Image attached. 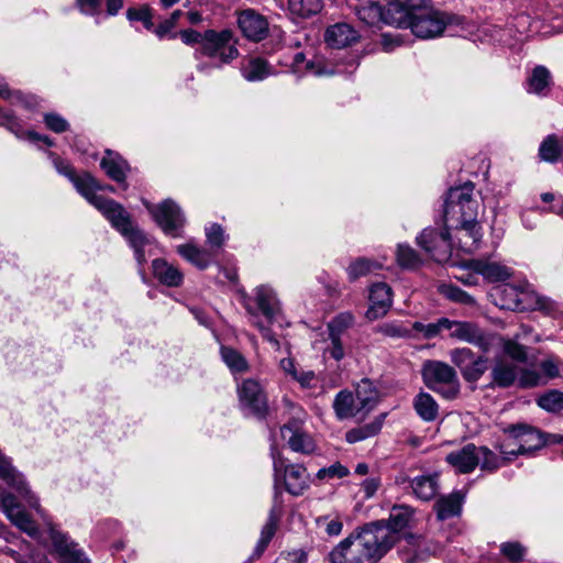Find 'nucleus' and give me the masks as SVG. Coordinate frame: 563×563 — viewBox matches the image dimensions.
I'll list each match as a JSON object with an SVG mask.
<instances>
[{
	"label": "nucleus",
	"mask_w": 563,
	"mask_h": 563,
	"mask_svg": "<svg viewBox=\"0 0 563 563\" xmlns=\"http://www.w3.org/2000/svg\"><path fill=\"white\" fill-rule=\"evenodd\" d=\"M478 207L474 198V184L471 181L451 188L444 202V224L457 230L459 247L466 253L474 252L482 239L477 222Z\"/></svg>",
	"instance_id": "f257e3e1"
},
{
	"label": "nucleus",
	"mask_w": 563,
	"mask_h": 563,
	"mask_svg": "<svg viewBox=\"0 0 563 563\" xmlns=\"http://www.w3.org/2000/svg\"><path fill=\"white\" fill-rule=\"evenodd\" d=\"M395 536L380 522L366 525L341 541L329 554L331 563H376L395 544Z\"/></svg>",
	"instance_id": "f03ea898"
},
{
	"label": "nucleus",
	"mask_w": 563,
	"mask_h": 563,
	"mask_svg": "<svg viewBox=\"0 0 563 563\" xmlns=\"http://www.w3.org/2000/svg\"><path fill=\"white\" fill-rule=\"evenodd\" d=\"M242 303L250 322L261 331L265 340L275 349H279V341L269 329L271 324L282 314L280 302L275 291L268 286H258L252 296H243Z\"/></svg>",
	"instance_id": "7ed1b4c3"
},
{
	"label": "nucleus",
	"mask_w": 563,
	"mask_h": 563,
	"mask_svg": "<svg viewBox=\"0 0 563 563\" xmlns=\"http://www.w3.org/2000/svg\"><path fill=\"white\" fill-rule=\"evenodd\" d=\"M504 432L508 434V440L499 445L501 455H525L544 446L543 432L530 424H509Z\"/></svg>",
	"instance_id": "20e7f679"
},
{
	"label": "nucleus",
	"mask_w": 563,
	"mask_h": 563,
	"mask_svg": "<svg viewBox=\"0 0 563 563\" xmlns=\"http://www.w3.org/2000/svg\"><path fill=\"white\" fill-rule=\"evenodd\" d=\"M236 45L238 38L232 30L216 31L209 29L205 31V42L197 49L196 56L202 55L208 58H216L218 60L217 67H221L239 57L240 53Z\"/></svg>",
	"instance_id": "39448f33"
},
{
	"label": "nucleus",
	"mask_w": 563,
	"mask_h": 563,
	"mask_svg": "<svg viewBox=\"0 0 563 563\" xmlns=\"http://www.w3.org/2000/svg\"><path fill=\"white\" fill-rule=\"evenodd\" d=\"M423 382L430 389L446 399H454L460 393L455 369L441 361H427L422 367Z\"/></svg>",
	"instance_id": "423d86ee"
},
{
	"label": "nucleus",
	"mask_w": 563,
	"mask_h": 563,
	"mask_svg": "<svg viewBox=\"0 0 563 563\" xmlns=\"http://www.w3.org/2000/svg\"><path fill=\"white\" fill-rule=\"evenodd\" d=\"M451 22L452 18L450 15L426 4L409 19V23L405 27H409L417 37L432 38L441 35Z\"/></svg>",
	"instance_id": "0eeeda50"
},
{
	"label": "nucleus",
	"mask_w": 563,
	"mask_h": 563,
	"mask_svg": "<svg viewBox=\"0 0 563 563\" xmlns=\"http://www.w3.org/2000/svg\"><path fill=\"white\" fill-rule=\"evenodd\" d=\"M451 229L446 224L443 230L427 228L417 238V243L435 262H446L452 254Z\"/></svg>",
	"instance_id": "6e6552de"
},
{
	"label": "nucleus",
	"mask_w": 563,
	"mask_h": 563,
	"mask_svg": "<svg viewBox=\"0 0 563 563\" xmlns=\"http://www.w3.org/2000/svg\"><path fill=\"white\" fill-rule=\"evenodd\" d=\"M448 330L451 331L450 335L452 338L473 344L479 347L484 353L489 352L490 349L496 345L497 340H499L497 334L487 332L476 323L467 321L450 320Z\"/></svg>",
	"instance_id": "1a4fd4ad"
},
{
	"label": "nucleus",
	"mask_w": 563,
	"mask_h": 563,
	"mask_svg": "<svg viewBox=\"0 0 563 563\" xmlns=\"http://www.w3.org/2000/svg\"><path fill=\"white\" fill-rule=\"evenodd\" d=\"M145 206L155 222L167 234H173L185 223L180 208L173 200L167 199L157 206L146 202Z\"/></svg>",
	"instance_id": "9d476101"
},
{
	"label": "nucleus",
	"mask_w": 563,
	"mask_h": 563,
	"mask_svg": "<svg viewBox=\"0 0 563 563\" xmlns=\"http://www.w3.org/2000/svg\"><path fill=\"white\" fill-rule=\"evenodd\" d=\"M240 402L251 412L260 418L267 413V397L261 384L253 379H244L238 387Z\"/></svg>",
	"instance_id": "9b49d317"
},
{
	"label": "nucleus",
	"mask_w": 563,
	"mask_h": 563,
	"mask_svg": "<svg viewBox=\"0 0 563 563\" xmlns=\"http://www.w3.org/2000/svg\"><path fill=\"white\" fill-rule=\"evenodd\" d=\"M427 4L426 0H390L386 8V24L406 26L417 12Z\"/></svg>",
	"instance_id": "f8f14e48"
},
{
	"label": "nucleus",
	"mask_w": 563,
	"mask_h": 563,
	"mask_svg": "<svg viewBox=\"0 0 563 563\" xmlns=\"http://www.w3.org/2000/svg\"><path fill=\"white\" fill-rule=\"evenodd\" d=\"M238 25L242 34L253 42H260L268 34L266 18L253 9H246L239 14Z\"/></svg>",
	"instance_id": "ddd939ff"
},
{
	"label": "nucleus",
	"mask_w": 563,
	"mask_h": 563,
	"mask_svg": "<svg viewBox=\"0 0 563 563\" xmlns=\"http://www.w3.org/2000/svg\"><path fill=\"white\" fill-rule=\"evenodd\" d=\"M283 467L286 490L294 496L302 495L308 489L310 483L306 468L301 464L284 466L282 461L274 462L275 472H279Z\"/></svg>",
	"instance_id": "4468645a"
},
{
	"label": "nucleus",
	"mask_w": 563,
	"mask_h": 563,
	"mask_svg": "<svg viewBox=\"0 0 563 563\" xmlns=\"http://www.w3.org/2000/svg\"><path fill=\"white\" fill-rule=\"evenodd\" d=\"M369 307L366 318L371 321L384 317L393 303L391 288L385 283L374 284L369 289Z\"/></svg>",
	"instance_id": "2eb2a0df"
},
{
	"label": "nucleus",
	"mask_w": 563,
	"mask_h": 563,
	"mask_svg": "<svg viewBox=\"0 0 563 563\" xmlns=\"http://www.w3.org/2000/svg\"><path fill=\"white\" fill-rule=\"evenodd\" d=\"M0 477L12 488L26 498L29 505L41 512L37 499L29 490L23 476L11 465L10 461L0 453Z\"/></svg>",
	"instance_id": "dca6fc26"
},
{
	"label": "nucleus",
	"mask_w": 563,
	"mask_h": 563,
	"mask_svg": "<svg viewBox=\"0 0 563 563\" xmlns=\"http://www.w3.org/2000/svg\"><path fill=\"white\" fill-rule=\"evenodd\" d=\"M95 208H97L121 233L125 232L132 224L129 213L119 202L109 198H95Z\"/></svg>",
	"instance_id": "f3484780"
},
{
	"label": "nucleus",
	"mask_w": 563,
	"mask_h": 563,
	"mask_svg": "<svg viewBox=\"0 0 563 563\" xmlns=\"http://www.w3.org/2000/svg\"><path fill=\"white\" fill-rule=\"evenodd\" d=\"M49 534L62 563H89L84 552L77 549L75 544L68 542L67 538L53 527H49Z\"/></svg>",
	"instance_id": "a211bd4d"
},
{
	"label": "nucleus",
	"mask_w": 563,
	"mask_h": 563,
	"mask_svg": "<svg viewBox=\"0 0 563 563\" xmlns=\"http://www.w3.org/2000/svg\"><path fill=\"white\" fill-rule=\"evenodd\" d=\"M445 460L460 473H471L479 464L478 446L473 443H468L461 450L448 454Z\"/></svg>",
	"instance_id": "6ab92c4d"
},
{
	"label": "nucleus",
	"mask_w": 563,
	"mask_h": 563,
	"mask_svg": "<svg viewBox=\"0 0 563 563\" xmlns=\"http://www.w3.org/2000/svg\"><path fill=\"white\" fill-rule=\"evenodd\" d=\"M467 267L489 283L505 282L511 276L507 266L488 260H471Z\"/></svg>",
	"instance_id": "aec40b11"
},
{
	"label": "nucleus",
	"mask_w": 563,
	"mask_h": 563,
	"mask_svg": "<svg viewBox=\"0 0 563 563\" xmlns=\"http://www.w3.org/2000/svg\"><path fill=\"white\" fill-rule=\"evenodd\" d=\"M324 37L331 47L344 48L356 43L360 34L347 23H336L327 29Z\"/></svg>",
	"instance_id": "412c9836"
},
{
	"label": "nucleus",
	"mask_w": 563,
	"mask_h": 563,
	"mask_svg": "<svg viewBox=\"0 0 563 563\" xmlns=\"http://www.w3.org/2000/svg\"><path fill=\"white\" fill-rule=\"evenodd\" d=\"M519 368L505 358H497L492 367V386L508 388L517 383Z\"/></svg>",
	"instance_id": "4be33fe9"
},
{
	"label": "nucleus",
	"mask_w": 563,
	"mask_h": 563,
	"mask_svg": "<svg viewBox=\"0 0 563 563\" xmlns=\"http://www.w3.org/2000/svg\"><path fill=\"white\" fill-rule=\"evenodd\" d=\"M282 435L294 452L310 454L314 451V442L311 437L299 430L296 424H285L282 428Z\"/></svg>",
	"instance_id": "5701e85b"
},
{
	"label": "nucleus",
	"mask_w": 563,
	"mask_h": 563,
	"mask_svg": "<svg viewBox=\"0 0 563 563\" xmlns=\"http://www.w3.org/2000/svg\"><path fill=\"white\" fill-rule=\"evenodd\" d=\"M333 409L336 417L340 420L354 418L357 416H366L363 408H360V404L355 395L349 390H341L334 398Z\"/></svg>",
	"instance_id": "b1692460"
},
{
	"label": "nucleus",
	"mask_w": 563,
	"mask_h": 563,
	"mask_svg": "<svg viewBox=\"0 0 563 563\" xmlns=\"http://www.w3.org/2000/svg\"><path fill=\"white\" fill-rule=\"evenodd\" d=\"M361 21L368 25L380 21L386 23V10L383 11L377 0H356L350 4Z\"/></svg>",
	"instance_id": "393cba45"
},
{
	"label": "nucleus",
	"mask_w": 563,
	"mask_h": 563,
	"mask_svg": "<svg viewBox=\"0 0 563 563\" xmlns=\"http://www.w3.org/2000/svg\"><path fill=\"white\" fill-rule=\"evenodd\" d=\"M152 269L155 278L168 287H177L183 282V274L178 267L169 264L163 258L154 260L152 263Z\"/></svg>",
	"instance_id": "a878e982"
},
{
	"label": "nucleus",
	"mask_w": 563,
	"mask_h": 563,
	"mask_svg": "<svg viewBox=\"0 0 563 563\" xmlns=\"http://www.w3.org/2000/svg\"><path fill=\"white\" fill-rule=\"evenodd\" d=\"M280 517H282L280 507L277 505H274L272 507V509L269 510V515H268L266 523L262 528L261 537H260V540L257 542V545H256L255 552H254V555L256 558H260L262 555V553L265 551L268 543L275 536Z\"/></svg>",
	"instance_id": "bb28decb"
},
{
	"label": "nucleus",
	"mask_w": 563,
	"mask_h": 563,
	"mask_svg": "<svg viewBox=\"0 0 563 563\" xmlns=\"http://www.w3.org/2000/svg\"><path fill=\"white\" fill-rule=\"evenodd\" d=\"M177 252L192 265L197 266L200 269L207 268L214 255L212 251L207 249H200L192 243H186L177 246Z\"/></svg>",
	"instance_id": "cd10ccee"
},
{
	"label": "nucleus",
	"mask_w": 563,
	"mask_h": 563,
	"mask_svg": "<svg viewBox=\"0 0 563 563\" xmlns=\"http://www.w3.org/2000/svg\"><path fill=\"white\" fill-rule=\"evenodd\" d=\"M538 155L543 162L558 163L563 156V137L556 134L545 136L539 146Z\"/></svg>",
	"instance_id": "c85d7f7f"
},
{
	"label": "nucleus",
	"mask_w": 563,
	"mask_h": 563,
	"mask_svg": "<svg viewBox=\"0 0 563 563\" xmlns=\"http://www.w3.org/2000/svg\"><path fill=\"white\" fill-rule=\"evenodd\" d=\"M462 504L463 496L459 492H454L448 496H442L434 505L438 519L446 520L454 516H459L462 509Z\"/></svg>",
	"instance_id": "c756f323"
},
{
	"label": "nucleus",
	"mask_w": 563,
	"mask_h": 563,
	"mask_svg": "<svg viewBox=\"0 0 563 563\" xmlns=\"http://www.w3.org/2000/svg\"><path fill=\"white\" fill-rule=\"evenodd\" d=\"M100 166L114 181L122 183L125 180L128 163L112 151H106V156L101 159Z\"/></svg>",
	"instance_id": "7c9ffc66"
},
{
	"label": "nucleus",
	"mask_w": 563,
	"mask_h": 563,
	"mask_svg": "<svg viewBox=\"0 0 563 563\" xmlns=\"http://www.w3.org/2000/svg\"><path fill=\"white\" fill-rule=\"evenodd\" d=\"M413 509L407 505H396L391 508L386 528L398 539L397 532L407 528L412 519ZM385 527V525H383Z\"/></svg>",
	"instance_id": "2f4dec72"
},
{
	"label": "nucleus",
	"mask_w": 563,
	"mask_h": 563,
	"mask_svg": "<svg viewBox=\"0 0 563 563\" xmlns=\"http://www.w3.org/2000/svg\"><path fill=\"white\" fill-rule=\"evenodd\" d=\"M413 408L417 415L426 422L434 421L439 415V405L434 398L424 391L419 393L413 399Z\"/></svg>",
	"instance_id": "473e14b6"
},
{
	"label": "nucleus",
	"mask_w": 563,
	"mask_h": 563,
	"mask_svg": "<svg viewBox=\"0 0 563 563\" xmlns=\"http://www.w3.org/2000/svg\"><path fill=\"white\" fill-rule=\"evenodd\" d=\"M411 489L417 498L421 500L432 499L438 492V476L422 475L409 481Z\"/></svg>",
	"instance_id": "72a5a7b5"
},
{
	"label": "nucleus",
	"mask_w": 563,
	"mask_h": 563,
	"mask_svg": "<svg viewBox=\"0 0 563 563\" xmlns=\"http://www.w3.org/2000/svg\"><path fill=\"white\" fill-rule=\"evenodd\" d=\"M241 70L247 81H260L272 74V67L261 57H251Z\"/></svg>",
	"instance_id": "f704fd0d"
},
{
	"label": "nucleus",
	"mask_w": 563,
	"mask_h": 563,
	"mask_svg": "<svg viewBox=\"0 0 563 563\" xmlns=\"http://www.w3.org/2000/svg\"><path fill=\"white\" fill-rule=\"evenodd\" d=\"M354 395L366 415L375 408L378 400V393L368 379H362L357 384Z\"/></svg>",
	"instance_id": "c9c22d12"
},
{
	"label": "nucleus",
	"mask_w": 563,
	"mask_h": 563,
	"mask_svg": "<svg viewBox=\"0 0 563 563\" xmlns=\"http://www.w3.org/2000/svg\"><path fill=\"white\" fill-rule=\"evenodd\" d=\"M323 8L322 0H288V10L292 16L308 19Z\"/></svg>",
	"instance_id": "e433bc0d"
},
{
	"label": "nucleus",
	"mask_w": 563,
	"mask_h": 563,
	"mask_svg": "<svg viewBox=\"0 0 563 563\" xmlns=\"http://www.w3.org/2000/svg\"><path fill=\"white\" fill-rule=\"evenodd\" d=\"M76 189L95 207V198H103L96 194L101 189L93 176L85 173L80 176L75 175L71 179Z\"/></svg>",
	"instance_id": "4c0bfd02"
},
{
	"label": "nucleus",
	"mask_w": 563,
	"mask_h": 563,
	"mask_svg": "<svg viewBox=\"0 0 563 563\" xmlns=\"http://www.w3.org/2000/svg\"><path fill=\"white\" fill-rule=\"evenodd\" d=\"M222 361L232 373L243 374L249 372L250 365L246 358L235 349L227 345L220 347Z\"/></svg>",
	"instance_id": "58836bf2"
},
{
	"label": "nucleus",
	"mask_w": 563,
	"mask_h": 563,
	"mask_svg": "<svg viewBox=\"0 0 563 563\" xmlns=\"http://www.w3.org/2000/svg\"><path fill=\"white\" fill-rule=\"evenodd\" d=\"M121 234L128 239L130 245L134 249L135 258L139 264L145 263L146 258L144 246L148 243V239L144 232L131 224L129 225L128 230L125 232H121Z\"/></svg>",
	"instance_id": "ea45409f"
},
{
	"label": "nucleus",
	"mask_w": 563,
	"mask_h": 563,
	"mask_svg": "<svg viewBox=\"0 0 563 563\" xmlns=\"http://www.w3.org/2000/svg\"><path fill=\"white\" fill-rule=\"evenodd\" d=\"M551 82L549 69L542 65L536 66L528 78V91L537 95H544Z\"/></svg>",
	"instance_id": "a19ab883"
},
{
	"label": "nucleus",
	"mask_w": 563,
	"mask_h": 563,
	"mask_svg": "<svg viewBox=\"0 0 563 563\" xmlns=\"http://www.w3.org/2000/svg\"><path fill=\"white\" fill-rule=\"evenodd\" d=\"M7 517L22 531L31 537L37 536V528L31 520L27 514L22 509L21 505L16 503L7 514Z\"/></svg>",
	"instance_id": "79ce46f5"
},
{
	"label": "nucleus",
	"mask_w": 563,
	"mask_h": 563,
	"mask_svg": "<svg viewBox=\"0 0 563 563\" xmlns=\"http://www.w3.org/2000/svg\"><path fill=\"white\" fill-rule=\"evenodd\" d=\"M382 426V419H376L367 424L347 431L345 439L349 443H356L358 441L376 435L380 431Z\"/></svg>",
	"instance_id": "37998d69"
},
{
	"label": "nucleus",
	"mask_w": 563,
	"mask_h": 563,
	"mask_svg": "<svg viewBox=\"0 0 563 563\" xmlns=\"http://www.w3.org/2000/svg\"><path fill=\"white\" fill-rule=\"evenodd\" d=\"M479 464L483 471L494 472L499 468L504 463L511 460V455H503L498 457L493 451L486 446H478Z\"/></svg>",
	"instance_id": "c03bdc74"
},
{
	"label": "nucleus",
	"mask_w": 563,
	"mask_h": 563,
	"mask_svg": "<svg viewBox=\"0 0 563 563\" xmlns=\"http://www.w3.org/2000/svg\"><path fill=\"white\" fill-rule=\"evenodd\" d=\"M537 405L548 412L563 410V391L551 389L537 398Z\"/></svg>",
	"instance_id": "a18cd8bd"
},
{
	"label": "nucleus",
	"mask_w": 563,
	"mask_h": 563,
	"mask_svg": "<svg viewBox=\"0 0 563 563\" xmlns=\"http://www.w3.org/2000/svg\"><path fill=\"white\" fill-rule=\"evenodd\" d=\"M488 369V358L485 356L474 357L463 369L462 375L466 382L475 383Z\"/></svg>",
	"instance_id": "49530a36"
},
{
	"label": "nucleus",
	"mask_w": 563,
	"mask_h": 563,
	"mask_svg": "<svg viewBox=\"0 0 563 563\" xmlns=\"http://www.w3.org/2000/svg\"><path fill=\"white\" fill-rule=\"evenodd\" d=\"M547 384V379L533 368H521L517 378L520 388H533Z\"/></svg>",
	"instance_id": "de8ad7c7"
},
{
	"label": "nucleus",
	"mask_w": 563,
	"mask_h": 563,
	"mask_svg": "<svg viewBox=\"0 0 563 563\" xmlns=\"http://www.w3.org/2000/svg\"><path fill=\"white\" fill-rule=\"evenodd\" d=\"M501 342L503 343V350L507 356H509L511 360L525 363L528 360V351L527 347L522 344H519L515 340H504L499 336V340H497L496 344Z\"/></svg>",
	"instance_id": "09e8293b"
},
{
	"label": "nucleus",
	"mask_w": 563,
	"mask_h": 563,
	"mask_svg": "<svg viewBox=\"0 0 563 563\" xmlns=\"http://www.w3.org/2000/svg\"><path fill=\"white\" fill-rule=\"evenodd\" d=\"M397 262L404 268H417L421 264L420 255L409 245L399 244Z\"/></svg>",
	"instance_id": "8fccbe9b"
},
{
	"label": "nucleus",
	"mask_w": 563,
	"mask_h": 563,
	"mask_svg": "<svg viewBox=\"0 0 563 563\" xmlns=\"http://www.w3.org/2000/svg\"><path fill=\"white\" fill-rule=\"evenodd\" d=\"M439 290L445 298L451 301L464 305H473L475 302L472 296H470L466 291L462 290L457 286L443 284L439 287Z\"/></svg>",
	"instance_id": "3c124183"
},
{
	"label": "nucleus",
	"mask_w": 563,
	"mask_h": 563,
	"mask_svg": "<svg viewBox=\"0 0 563 563\" xmlns=\"http://www.w3.org/2000/svg\"><path fill=\"white\" fill-rule=\"evenodd\" d=\"M355 318L351 312H341L328 324L329 335L341 334L349 328L353 327Z\"/></svg>",
	"instance_id": "603ef678"
},
{
	"label": "nucleus",
	"mask_w": 563,
	"mask_h": 563,
	"mask_svg": "<svg viewBox=\"0 0 563 563\" xmlns=\"http://www.w3.org/2000/svg\"><path fill=\"white\" fill-rule=\"evenodd\" d=\"M378 333L389 338H410L411 330L404 323L393 321L377 327Z\"/></svg>",
	"instance_id": "864d4df0"
},
{
	"label": "nucleus",
	"mask_w": 563,
	"mask_h": 563,
	"mask_svg": "<svg viewBox=\"0 0 563 563\" xmlns=\"http://www.w3.org/2000/svg\"><path fill=\"white\" fill-rule=\"evenodd\" d=\"M207 243L209 245V251L213 252V255L218 253V251L222 247L224 243V231L222 227L218 223H212L209 228L206 229Z\"/></svg>",
	"instance_id": "5fc2aeb1"
},
{
	"label": "nucleus",
	"mask_w": 563,
	"mask_h": 563,
	"mask_svg": "<svg viewBox=\"0 0 563 563\" xmlns=\"http://www.w3.org/2000/svg\"><path fill=\"white\" fill-rule=\"evenodd\" d=\"M377 267L378 265L375 262L361 257L351 263V265L347 268V274L350 279L353 282L360 278L361 276H365L372 269Z\"/></svg>",
	"instance_id": "6e6d98bb"
},
{
	"label": "nucleus",
	"mask_w": 563,
	"mask_h": 563,
	"mask_svg": "<svg viewBox=\"0 0 563 563\" xmlns=\"http://www.w3.org/2000/svg\"><path fill=\"white\" fill-rule=\"evenodd\" d=\"M500 552L512 563L522 561L526 549L519 542H505L500 545Z\"/></svg>",
	"instance_id": "4d7b16f0"
},
{
	"label": "nucleus",
	"mask_w": 563,
	"mask_h": 563,
	"mask_svg": "<svg viewBox=\"0 0 563 563\" xmlns=\"http://www.w3.org/2000/svg\"><path fill=\"white\" fill-rule=\"evenodd\" d=\"M126 18L130 21H141L147 30L153 27L152 14L147 7L140 9L129 8L126 11Z\"/></svg>",
	"instance_id": "13d9d810"
},
{
	"label": "nucleus",
	"mask_w": 563,
	"mask_h": 563,
	"mask_svg": "<svg viewBox=\"0 0 563 563\" xmlns=\"http://www.w3.org/2000/svg\"><path fill=\"white\" fill-rule=\"evenodd\" d=\"M450 355L451 361L461 369V373L474 358V353L467 347L454 349L451 351Z\"/></svg>",
	"instance_id": "bf43d9fd"
},
{
	"label": "nucleus",
	"mask_w": 563,
	"mask_h": 563,
	"mask_svg": "<svg viewBox=\"0 0 563 563\" xmlns=\"http://www.w3.org/2000/svg\"><path fill=\"white\" fill-rule=\"evenodd\" d=\"M44 122L55 133H63L69 128L68 122L63 117L53 112L44 114Z\"/></svg>",
	"instance_id": "052dcab7"
},
{
	"label": "nucleus",
	"mask_w": 563,
	"mask_h": 563,
	"mask_svg": "<svg viewBox=\"0 0 563 563\" xmlns=\"http://www.w3.org/2000/svg\"><path fill=\"white\" fill-rule=\"evenodd\" d=\"M450 319L440 318L437 322L424 324L423 338L432 339L437 336L442 330H448Z\"/></svg>",
	"instance_id": "680f3d73"
},
{
	"label": "nucleus",
	"mask_w": 563,
	"mask_h": 563,
	"mask_svg": "<svg viewBox=\"0 0 563 563\" xmlns=\"http://www.w3.org/2000/svg\"><path fill=\"white\" fill-rule=\"evenodd\" d=\"M181 14L183 12L180 10L174 11L168 19L159 23V25L156 27V35L159 38L164 37L168 32H170L176 26L177 21Z\"/></svg>",
	"instance_id": "e2e57ef3"
},
{
	"label": "nucleus",
	"mask_w": 563,
	"mask_h": 563,
	"mask_svg": "<svg viewBox=\"0 0 563 563\" xmlns=\"http://www.w3.org/2000/svg\"><path fill=\"white\" fill-rule=\"evenodd\" d=\"M540 368L544 379H552L560 375L559 363L554 357H548L540 362Z\"/></svg>",
	"instance_id": "0e129e2a"
},
{
	"label": "nucleus",
	"mask_w": 563,
	"mask_h": 563,
	"mask_svg": "<svg viewBox=\"0 0 563 563\" xmlns=\"http://www.w3.org/2000/svg\"><path fill=\"white\" fill-rule=\"evenodd\" d=\"M178 34L186 45L200 44V46H202L205 42V32L200 33L196 30L187 29L180 31Z\"/></svg>",
	"instance_id": "69168bd1"
},
{
	"label": "nucleus",
	"mask_w": 563,
	"mask_h": 563,
	"mask_svg": "<svg viewBox=\"0 0 563 563\" xmlns=\"http://www.w3.org/2000/svg\"><path fill=\"white\" fill-rule=\"evenodd\" d=\"M307 556L302 551H295L287 553L286 555H280L273 563H306Z\"/></svg>",
	"instance_id": "338daca9"
},
{
	"label": "nucleus",
	"mask_w": 563,
	"mask_h": 563,
	"mask_svg": "<svg viewBox=\"0 0 563 563\" xmlns=\"http://www.w3.org/2000/svg\"><path fill=\"white\" fill-rule=\"evenodd\" d=\"M331 339V346L329 347L330 355L336 360L340 361L344 356V349L341 343V339L338 335H330Z\"/></svg>",
	"instance_id": "774afa93"
}]
</instances>
